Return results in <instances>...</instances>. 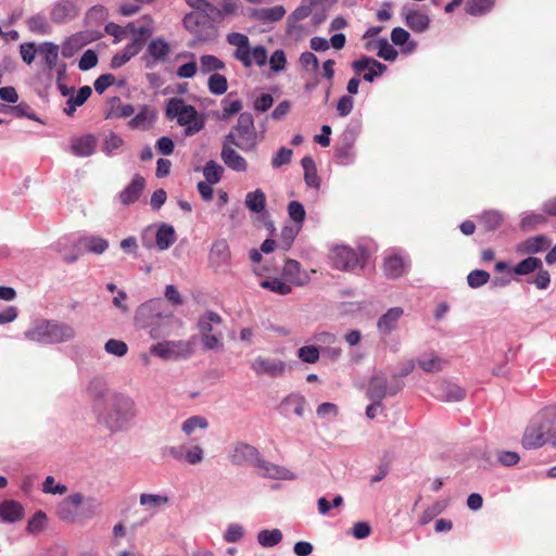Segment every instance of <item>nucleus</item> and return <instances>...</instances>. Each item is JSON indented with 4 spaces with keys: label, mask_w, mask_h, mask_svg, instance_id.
Here are the masks:
<instances>
[{
    "label": "nucleus",
    "mask_w": 556,
    "mask_h": 556,
    "mask_svg": "<svg viewBox=\"0 0 556 556\" xmlns=\"http://www.w3.org/2000/svg\"><path fill=\"white\" fill-rule=\"evenodd\" d=\"M331 264L340 270H354L361 266L358 253L350 247L341 245L332 249L330 254Z\"/></svg>",
    "instance_id": "2eb2a0df"
},
{
    "label": "nucleus",
    "mask_w": 556,
    "mask_h": 556,
    "mask_svg": "<svg viewBox=\"0 0 556 556\" xmlns=\"http://www.w3.org/2000/svg\"><path fill=\"white\" fill-rule=\"evenodd\" d=\"M39 52L43 58V61L49 71H52L59 60V47L52 42H43L39 47Z\"/></svg>",
    "instance_id": "37998d69"
},
{
    "label": "nucleus",
    "mask_w": 556,
    "mask_h": 556,
    "mask_svg": "<svg viewBox=\"0 0 556 556\" xmlns=\"http://www.w3.org/2000/svg\"><path fill=\"white\" fill-rule=\"evenodd\" d=\"M108 388L105 382L100 378L92 379L87 388V392L93 400H101L106 394Z\"/></svg>",
    "instance_id": "69168bd1"
},
{
    "label": "nucleus",
    "mask_w": 556,
    "mask_h": 556,
    "mask_svg": "<svg viewBox=\"0 0 556 556\" xmlns=\"http://www.w3.org/2000/svg\"><path fill=\"white\" fill-rule=\"evenodd\" d=\"M282 274L288 280L295 286H304L308 282L309 277L306 273L301 271V265L295 260H287L282 269Z\"/></svg>",
    "instance_id": "72a5a7b5"
},
{
    "label": "nucleus",
    "mask_w": 556,
    "mask_h": 556,
    "mask_svg": "<svg viewBox=\"0 0 556 556\" xmlns=\"http://www.w3.org/2000/svg\"><path fill=\"white\" fill-rule=\"evenodd\" d=\"M282 540V533L279 529L262 530L257 533V543L263 547H274Z\"/></svg>",
    "instance_id": "de8ad7c7"
},
{
    "label": "nucleus",
    "mask_w": 556,
    "mask_h": 556,
    "mask_svg": "<svg viewBox=\"0 0 556 556\" xmlns=\"http://www.w3.org/2000/svg\"><path fill=\"white\" fill-rule=\"evenodd\" d=\"M151 36V31L147 27H139L136 30L132 40L122 51L128 60L137 55L143 48L146 39Z\"/></svg>",
    "instance_id": "c9c22d12"
},
{
    "label": "nucleus",
    "mask_w": 556,
    "mask_h": 556,
    "mask_svg": "<svg viewBox=\"0 0 556 556\" xmlns=\"http://www.w3.org/2000/svg\"><path fill=\"white\" fill-rule=\"evenodd\" d=\"M551 245V240L544 236L539 235L528 238L518 244L517 251L522 254H536Z\"/></svg>",
    "instance_id": "473e14b6"
},
{
    "label": "nucleus",
    "mask_w": 556,
    "mask_h": 556,
    "mask_svg": "<svg viewBox=\"0 0 556 556\" xmlns=\"http://www.w3.org/2000/svg\"><path fill=\"white\" fill-rule=\"evenodd\" d=\"M97 139L93 135H85L72 139L71 151L74 155L85 157L94 153Z\"/></svg>",
    "instance_id": "c85d7f7f"
},
{
    "label": "nucleus",
    "mask_w": 556,
    "mask_h": 556,
    "mask_svg": "<svg viewBox=\"0 0 556 556\" xmlns=\"http://www.w3.org/2000/svg\"><path fill=\"white\" fill-rule=\"evenodd\" d=\"M104 350L106 353H109L111 355H114L117 357H123L127 354L128 346L122 340L110 339L105 342Z\"/></svg>",
    "instance_id": "0e129e2a"
},
{
    "label": "nucleus",
    "mask_w": 556,
    "mask_h": 556,
    "mask_svg": "<svg viewBox=\"0 0 556 556\" xmlns=\"http://www.w3.org/2000/svg\"><path fill=\"white\" fill-rule=\"evenodd\" d=\"M289 217L295 223L296 226L302 228L306 213L303 204L299 201H291L288 204Z\"/></svg>",
    "instance_id": "052dcab7"
},
{
    "label": "nucleus",
    "mask_w": 556,
    "mask_h": 556,
    "mask_svg": "<svg viewBox=\"0 0 556 556\" xmlns=\"http://www.w3.org/2000/svg\"><path fill=\"white\" fill-rule=\"evenodd\" d=\"M47 515L42 510H38L28 520L26 530L28 533H38L46 527Z\"/></svg>",
    "instance_id": "774afa93"
},
{
    "label": "nucleus",
    "mask_w": 556,
    "mask_h": 556,
    "mask_svg": "<svg viewBox=\"0 0 556 556\" xmlns=\"http://www.w3.org/2000/svg\"><path fill=\"white\" fill-rule=\"evenodd\" d=\"M156 119V112L149 105H142L140 111L128 122L131 129H149Z\"/></svg>",
    "instance_id": "7c9ffc66"
},
{
    "label": "nucleus",
    "mask_w": 556,
    "mask_h": 556,
    "mask_svg": "<svg viewBox=\"0 0 556 556\" xmlns=\"http://www.w3.org/2000/svg\"><path fill=\"white\" fill-rule=\"evenodd\" d=\"M224 141L233 144L243 152H252L256 149L260 138L251 113H240L237 124L224 137Z\"/></svg>",
    "instance_id": "39448f33"
},
{
    "label": "nucleus",
    "mask_w": 556,
    "mask_h": 556,
    "mask_svg": "<svg viewBox=\"0 0 556 556\" xmlns=\"http://www.w3.org/2000/svg\"><path fill=\"white\" fill-rule=\"evenodd\" d=\"M208 260L212 266L219 268L230 262V248L225 239L214 241L210 250Z\"/></svg>",
    "instance_id": "a878e982"
},
{
    "label": "nucleus",
    "mask_w": 556,
    "mask_h": 556,
    "mask_svg": "<svg viewBox=\"0 0 556 556\" xmlns=\"http://www.w3.org/2000/svg\"><path fill=\"white\" fill-rule=\"evenodd\" d=\"M182 22L186 29L194 36L190 47H194L198 42L214 41L218 37L215 21L207 13L190 12L185 15Z\"/></svg>",
    "instance_id": "423d86ee"
},
{
    "label": "nucleus",
    "mask_w": 556,
    "mask_h": 556,
    "mask_svg": "<svg viewBox=\"0 0 556 556\" xmlns=\"http://www.w3.org/2000/svg\"><path fill=\"white\" fill-rule=\"evenodd\" d=\"M403 314L402 307H391L378 319L377 328L383 338L391 334L397 328L399 320Z\"/></svg>",
    "instance_id": "393cba45"
},
{
    "label": "nucleus",
    "mask_w": 556,
    "mask_h": 556,
    "mask_svg": "<svg viewBox=\"0 0 556 556\" xmlns=\"http://www.w3.org/2000/svg\"><path fill=\"white\" fill-rule=\"evenodd\" d=\"M101 503L92 496L84 497L81 493H72L55 507L59 519L75 523L80 519H89L98 514Z\"/></svg>",
    "instance_id": "7ed1b4c3"
},
{
    "label": "nucleus",
    "mask_w": 556,
    "mask_h": 556,
    "mask_svg": "<svg viewBox=\"0 0 556 556\" xmlns=\"http://www.w3.org/2000/svg\"><path fill=\"white\" fill-rule=\"evenodd\" d=\"M253 467L256 468L258 470V475L264 478L275 480H293L295 478L294 473L289 469L273 464L264 459L261 455Z\"/></svg>",
    "instance_id": "f3484780"
},
{
    "label": "nucleus",
    "mask_w": 556,
    "mask_h": 556,
    "mask_svg": "<svg viewBox=\"0 0 556 556\" xmlns=\"http://www.w3.org/2000/svg\"><path fill=\"white\" fill-rule=\"evenodd\" d=\"M105 119L129 117L135 113V108L127 103L123 104L118 97H112L106 102Z\"/></svg>",
    "instance_id": "c756f323"
},
{
    "label": "nucleus",
    "mask_w": 556,
    "mask_h": 556,
    "mask_svg": "<svg viewBox=\"0 0 556 556\" xmlns=\"http://www.w3.org/2000/svg\"><path fill=\"white\" fill-rule=\"evenodd\" d=\"M155 237V245L160 251L167 250L177 239L175 229L172 225L162 223L154 230L152 226L147 227L141 233L143 247L150 249L153 247L151 237Z\"/></svg>",
    "instance_id": "1a4fd4ad"
},
{
    "label": "nucleus",
    "mask_w": 556,
    "mask_h": 556,
    "mask_svg": "<svg viewBox=\"0 0 556 556\" xmlns=\"http://www.w3.org/2000/svg\"><path fill=\"white\" fill-rule=\"evenodd\" d=\"M556 408L546 407L533 418L526 428L522 445L526 448H538L546 443L556 445Z\"/></svg>",
    "instance_id": "f03ea898"
},
{
    "label": "nucleus",
    "mask_w": 556,
    "mask_h": 556,
    "mask_svg": "<svg viewBox=\"0 0 556 556\" xmlns=\"http://www.w3.org/2000/svg\"><path fill=\"white\" fill-rule=\"evenodd\" d=\"M260 286L280 295L289 294L292 291L291 287L288 283L281 281L279 278H269L262 280L260 282Z\"/></svg>",
    "instance_id": "6e6d98bb"
},
{
    "label": "nucleus",
    "mask_w": 556,
    "mask_h": 556,
    "mask_svg": "<svg viewBox=\"0 0 556 556\" xmlns=\"http://www.w3.org/2000/svg\"><path fill=\"white\" fill-rule=\"evenodd\" d=\"M49 321L51 344L70 342L76 338V329L72 325L58 320Z\"/></svg>",
    "instance_id": "4be33fe9"
},
{
    "label": "nucleus",
    "mask_w": 556,
    "mask_h": 556,
    "mask_svg": "<svg viewBox=\"0 0 556 556\" xmlns=\"http://www.w3.org/2000/svg\"><path fill=\"white\" fill-rule=\"evenodd\" d=\"M406 25L414 31L422 33L429 28L430 20L419 11H409L405 15Z\"/></svg>",
    "instance_id": "4c0bfd02"
},
{
    "label": "nucleus",
    "mask_w": 556,
    "mask_h": 556,
    "mask_svg": "<svg viewBox=\"0 0 556 556\" xmlns=\"http://www.w3.org/2000/svg\"><path fill=\"white\" fill-rule=\"evenodd\" d=\"M175 323H179L173 314V312L167 311L165 307L161 313V318L157 319L155 324H153L147 331L152 339H160L163 337H167L172 333L173 325Z\"/></svg>",
    "instance_id": "aec40b11"
},
{
    "label": "nucleus",
    "mask_w": 556,
    "mask_h": 556,
    "mask_svg": "<svg viewBox=\"0 0 556 556\" xmlns=\"http://www.w3.org/2000/svg\"><path fill=\"white\" fill-rule=\"evenodd\" d=\"M98 421L105 426L111 432L124 431L130 421L137 416L135 401L125 394H114L105 407L99 404L93 405Z\"/></svg>",
    "instance_id": "f257e3e1"
},
{
    "label": "nucleus",
    "mask_w": 556,
    "mask_h": 556,
    "mask_svg": "<svg viewBox=\"0 0 556 556\" xmlns=\"http://www.w3.org/2000/svg\"><path fill=\"white\" fill-rule=\"evenodd\" d=\"M250 368L257 377L267 376L270 378L282 377L290 369L285 361L262 355L256 356L251 362Z\"/></svg>",
    "instance_id": "f8f14e48"
},
{
    "label": "nucleus",
    "mask_w": 556,
    "mask_h": 556,
    "mask_svg": "<svg viewBox=\"0 0 556 556\" xmlns=\"http://www.w3.org/2000/svg\"><path fill=\"white\" fill-rule=\"evenodd\" d=\"M494 0H468L466 4V12L473 16L485 14L493 7Z\"/></svg>",
    "instance_id": "5fc2aeb1"
},
{
    "label": "nucleus",
    "mask_w": 556,
    "mask_h": 556,
    "mask_svg": "<svg viewBox=\"0 0 556 556\" xmlns=\"http://www.w3.org/2000/svg\"><path fill=\"white\" fill-rule=\"evenodd\" d=\"M168 119H176L178 125L185 127L186 136H192L204 127V119L193 105L187 104L182 98H170L165 108Z\"/></svg>",
    "instance_id": "20e7f679"
},
{
    "label": "nucleus",
    "mask_w": 556,
    "mask_h": 556,
    "mask_svg": "<svg viewBox=\"0 0 556 556\" xmlns=\"http://www.w3.org/2000/svg\"><path fill=\"white\" fill-rule=\"evenodd\" d=\"M233 147V144L223 140L220 159L228 168L235 172H245L248 169V162Z\"/></svg>",
    "instance_id": "6ab92c4d"
},
{
    "label": "nucleus",
    "mask_w": 556,
    "mask_h": 556,
    "mask_svg": "<svg viewBox=\"0 0 556 556\" xmlns=\"http://www.w3.org/2000/svg\"><path fill=\"white\" fill-rule=\"evenodd\" d=\"M225 68L226 64L213 54H203L200 56V71L202 74L223 71Z\"/></svg>",
    "instance_id": "a18cd8bd"
},
{
    "label": "nucleus",
    "mask_w": 556,
    "mask_h": 556,
    "mask_svg": "<svg viewBox=\"0 0 556 556\" xmlns=\"http://www.w3.org/2000/svg\"><path fill=\"white\" fill-rule=\"evenodd\" d=\"M78 13L76 0H60L51 8V20L54 23H64L76 17Z\"/></svg>",
    "instance_id": "5701e85b"
},
{
    "label": "nucleus",
    "mask_w": 556,
    "mask_h": 556,
    "mask_svg": "<svg viewBox=\"0 0 556 556\" xmlns=\"http://www.w3.org/2000/svg\"><path fill=\"white\" fill-rule=\"evenodd\" d=\"M222 324V317L215 312H206L200 316L198 320V328L201 336L206 333H216L215 327Z\"/></svg>",
    "instance_id": "ea45409f"
},
{
    "label": "nucleus",
    "mask_w": 556,
    "mask_h": 556,
    "mask_svg": "<svg viewBox=\"0 0 556 556\" xmlns=\"http://www.w3.org/2000/svg\"><path fill=\"white\" fill-rule=\"evenodd\" d=\"M351 66L356 75H359L365 70H375L377 76L379 77L387 71V65L366 55L353 61Z\"/></svg>",
    "instance_id": "e433bc0d"
},
{
    "label": "nucleus",
    "mask_w": 556,
    "mask_h": 556,
    "mask_svg": "<svg viewBox=\"0 0 556 556\" xmlns=\"http://www.w3.org/2000/svg\"><path fill=\"white\" fill-rule=\"evenodd\" d=\"M73 253H63L62 257L66 263H74L83 252L103 254L109 249V241L98 236L81 237L74 244Z\"/></svg>",
    "instance_id": "9b49d317"
},
{
    "label": "nucleus",
    "mask_w": 556,
    "mask_h": 556,
    "mask_svg": "<svg viewBox=\"0 0 556 556\" xmlns=\"http://www.w3.org/2000/svg\"><path fill=\"white\" fill-rule=\"evenodd\" d=\"M150 353L163 361L188 359L194 353V340H165L152 344Z\"/></svg>",
    "instance_id": "0eeeda50"
},
{
    "label": "nucleus",
    "mask_w": 556,
    "mask_h": 556,
    "mask_svg": "<svg viewBox=\"0 0 556 556\" xmlns=\"http://www.w3.org/2000/svg\"><path fill=\"white\" fill-rule=\"evenodd\" d=\"M293 151L289 148L281 147L271 157L270 164L274 168L288 165L291 162Z\"/></svg>",
    "instance_id": "338daca9"
},
{
    "label": "nucleus",
    "mask_w": 556,
    "mask_h": 556,
    "mask_svg": "<svg viewBox=\"0 0 556 556\" xmlns=\"http://www.w3.org/2000/svg\"><path fill=\"white\" fill-rule=\"evenodd\" d=\"M243 103L240 99L230 100V94L222 100V113L218 116L220 121H228L231 116L241 112Z\"/></svg>",
    "instance_id": "c03bdc74"
},
{
    "label": "nucleus",
    "mask_w": 556,
    "mask_h": 556,
    "mask_svg": "<svg viewBox=\"0 0 556 556\" xmlns=\"http://www.w3.org/2000/svg\"><path fill=\"white\" fill-rule=\"evenodd\" d=\"M144 178L136 174L132 177L130 184L127 185L125 189L118 194L121 203L124 205H129L136 202L144 188Z\"/></svg>",
    "instance_id": "bb28decb"
},
{
    "label": "nucleus",
    "mask_w": 556,
    "mask_h": 556,
    "mask_svg": "<svg viewBox=\"0 0 556 556\" xmlns=\"http://www.w3.org/2000/svg\"><path fill=\"white\" fill-rule=\"evenodd\" d=\"M24 336L29 341L41 344H51L50 321L48 319L35 321L33 326L24 332Z\"/></svg>",
    "instance_id": "cd10ccee"
},
{
    "label": "nucleus",
    "mask_w": 556,
    "mask_h": 556,
    "mask_svg": "<svg viewBox=\"0 0 556 556\" xmlns=\"http://www.w3.org/2000/svg\"><path fill=\"white\" fill-rule=\"evenodd\" d=\"M23 506L13 500H7L0 503V517L5 522H16L23 518Z\"/></svg>",
    "instance_id": "f704fd0d"
},
{
    "label": "nucleus",
    "mask_w": 556,
    "mask_h": 556,
    "mask_svg": "<svg viewBox=\"0 0 556 556\" xmlns=\"http://www.w3.org/2000/svg\"><path fill=\"white\" fill-rule=\"evenodd\" d=\"M504 218L503 215L498 211H485L483 212L479 217V224L486 230V231H493L497 229Z\"/></svg>",
    "instance_id": "79ce46f5"
},
{
    "label": "nucleus",
    "mask_w": 556,
    "mask_h": 556,
    "mask_svg": "<svg viewBox=\"0 0 556 556\" xmlns=\"http://www.w3.org/2000/svg\"><path fill=\"white\" fill-rule=\"evenodd\" d=\"M165 304L162 299L156 298L140 304L135 313V325L140 329L148 330L161 318Z\"/></svg>",
    "instance_id": "9d476101"
},
{
    "label": "nucleus",
    "mask_w": 556,
    "mask_h": 556,
    "mask_svg": "<svg viewBox=\"0 0 556 556\" xmlns=\"http://www.w3.org/2000/svg\"><path fill=\"white\" fill-rule=\"evenodd\" d=\"M161 456L184 465L195 466L204 460L205 452L200 444L190 441L177 445L163 446L161 448Z\"/></svg>",
    "instance_id": "6e6552de"
},
{
    "label": "nucleus",
    "mask_w": 556,
    "mask_h": 556,
    "mask_svg": "<svg viewBox=\"0 0 556 556\" xmlns=\"http://www.w3.org/2000/svg\"><path fill=\"white\" fill-rule=\"evenodd\" d=\"M286 14L282 5H275L271 8H260L252 11V18L263 24L276 23L280 21Z\"/></svg>",
    "instance_id": "2f4dec72"
},
{
    "label": "nucleus",
    "mask_w": 556,
    "mask_h": 556,
    "mask_svg": "<svg viewBox=\"0 0 556 556\" xmlns=\"http://www.w3.org/2000/svg\"><path fill=\"white\" fill-rule=\"evenodd\" d=\"M306 399L300 393H291L287 395L280 403L279 409L285 416L294 414L296 417L304 416Z\"/></svg>",
    "instance_id": "b1692460"
},
{
    "label": "nucleus",
    "mask_w": 556,
    "mask_h": 556,
    "mask_svg": "<svg viewBox=\"0 0 556 556\" xmlns=\"http://www.w3.org/2000/svg\"><path fill=\"white\" fill-rule=\"evenodd\" d=\"M542 267V261L534 256H529L521 262H519L514 267V273L519 276L529 275Z\"/></svg>",
    "instance_id": "3c124183"
},
{
    "label": "nucleus",
    "mask_w": 556,
    "mask_h": 556,
    "mask_svg": "<svg viewBox=\"0 0 556 556\" xmlns=\"http://www.w3.org/2000/svg\"><path fill=\"white\" fill-rule=\"evenodd\" d=\"M169 45L162 38L153 39L148 46V53L155 60H164L168 55Z\"/></svg>",
    "instance_id": "8fccbe9b"
},
{
    "label": "nucleus",
    "mask_w": 556,
    "mask_h": 556,
    "mask_svg": "<svg viewBox=\"0 0 556 556\" xmlns=\"http://www.w3.org/2000/svg\"><path fill=\"white\" fill-rule=\"evenodd\" d=\"M85 43L81 34H76L70 37L62 46V55L64 58H71L74 53L79 50Z\"/></svg>",
    "instance_id": "bf43d9fd"
},
{
    "label": "nucleus",
    "mask_w": 556,
    "mask_h": 556,
    "mask_svg": "<svg viewBox=\"0 0 556 556\" xmlns=\"http://www.w3.org/2000/svg\"><path fill=\"white\" fill-rule=\"evenodd\" d=\"M404 388V382L395 381L394 384L388 387L387 379L383 374L375 375L370 378L367 389V396L371 401L382 402L387 395H394Z\"/></svg>",
    "instance_id": "4468645a"
},
{
    "label": "nucleus",
    "mask_w": 556,
    "mask_h": 556,
    "mask_svg": "<svg viewBox=\"0 0 556 556\" xmlns=\"http://www.w3.org/2000/svg\"><path fill=\"white\" fill-rule=\"evenodd\" d=\"M224 174V167L217 162L211 160L203 167V176L206 182L216 185L220 181Z\"/></svg>",
    "instance_id": "09e8293b"
},
{
    "label": "nucleus",
    "mask_w": 556,
    "mask_h": 556,
    "mask_svg": "<svg viewBox=\"0 0 556 556\" xmlns=\"http://www.w3.org/2000/svg\"><path fill=\"white\" fill-rule=\"evenodd\" d=\"M296 355L300 361L306 364H315L319 361L320 350L314 344L301 346Z\"/></svg>",
    "instance_id": "4d7b16f0"
},
{
    "label": "nucleus",
    "mask_w": 556,
    "mask_h": 556,
    "mask_svg": "<svg viewBox=\"0 0 556 556\" xmlns=\"http://www.w3.org/2000/svg\"><path fill=\"white\" fill-rule=\"evenodd\" d=\"M260 455V451L254 445L237 441L230 446L228 459L233 466H254Z\"/></svg>",
    "instance_id": "ddd939ff"
},
{
    "label": "nucleus",
    "mask_w": 556,
    "mask_h": 556,
    "mask_svg": "<svg viewBox=\"0 0 556 556\" xmlns=\"http://www.w3.org/2000/svg\"><path fill=\"white\" fill-rule=\"evenodd\" d=\"M378 47V56L386 60V61H394L399 53L397 51L391 46L386 38H380L377 41Z\"/></svg>",
    "instance_id": "e2e57ef3"
},
{
    "label": "nucleus",
    "mask_w": 556,
    "mask_h": 556,
    "mask_svg": "<svg viewBox=\"0 0 556 556\" xmlns=\"http://www.w3.org/2000/svg\"><path fill=\"white\" fill-rule=\"evenodd\" d=\"M27 26L30 31L47 35L50 30V26L45 15L36 14L27 20Z\"/></svg>",
    "instance_id": "13d9d810"
},
{
    "label": "nucleus",
    "mask_w": 556,
    "mask_h": 556,
    "mask_svg": "<svg viewBox=\"0 0 556 556\" xmlns=\"http://www.w3.org/2000/svg\"><path fill=\"white\" fill-rule=\"evenodd\" d=\"M490 280V274L482 269H475L467 276L468 286L472 289L484 286Z\"/></svg>",
    "instance_id": "680f3d73"
},
{
    "label": "nucleus",
    "mask_w": 556,
    "mask_h": 556,
    "mask_svg": "<svg viewBox=\"0 0 556 556\" xmlns=\"http://www.w3.org/2000/svg\"><path fill=\"white\" fill-rule=\"evenodd\" d=\"M244 203L251 212L263 213L266 207V195L262 189H256L247 193Z\"/></svg>",
    "instance_id": "58836bf2"
},
{
    "label": "nucleus",
    "mask_w": 556,
    "mask_h": 556,
    "mask_svg": "<svg viewBox=\"0 0 556 556\" xmlns=\"http://www.w3.org/2000/svg\"><path fill=\"white\" fill-rule=\"evenodd\" d=\"M207 88L212 94L222 96L228 89L227 78L218 73H213L208 77Z\"/></svg>",
    "instance_id": "603ef678"
},
{
    "label": "nucleus",
    "mask_w": 556,
    "mask_h": 556,
    "mask_svg": "<svg viewBox=\"0 0 556 556\" xmlns=\"http://www.w3.org/2000/svg\"><path fill=\"white\" fill-rule=\"evenodd\" d=\"M207 428L208 420L201 415L191 416L181 424V431L186 435H191L197 429L206 430Z\"/></svg>",
    "instance_id": "49530a36"
},
{
    "label": "nucleus",
    "mask_w": 556,
    "mask_h": 556,
    "mask_svg": "<svg viewBox=\"0 0 556 556\" xmlns=\"http://www.w3.org/2000/svg\"><path fill=\"white\" fill-rule=\"evenodd\" d=\"M169 502L168 496L160 494L142 493L139 497L141 506L147 507L148 510H153V514L162 506L167 505Z\"/></svg>",
    "instance_id": "a19ab883"
},
{
    "label": "nucleus",
    "mask_w": 556,
    "mask_h": 556,
    "mask_svg": "<svg viewBox=\"0 0 556 556\" xmlns=\"http://www.w3.org/2000/svg\"><path fill=\"white\" fill-rule=\"evenodd\" d=\"M444 361L433 354L422 355L418 359V365L426 372H438L443 368Z\"/></svg>",
    "instance_id": "864d4df0"
},
{
    "label": "nucleus",
    "mask_w": 556,
    "mask_h": 556,
    "mask_svg": "<svg viewBox=\"0 0 556 556\" xmlns=\"http://www.w3.org/2000/svg\"><path fill=\"white\" fill-rule=\"evenodd\" d=\"M242 10L240 0H211L208 16L216 22L238 16Z\"/></svg>",
    "instance_id": "dca6fc26"
},
{
    "label": "nucleus",
    "mask_w": 556,
    "mask_h": 556,
    "mask_svg": "<svg viewBox=\"0 0 556 556\" xmlns=\"http://www.w3.org/2000/svg\"><path fill=\"white\" fill-rule=\"evenodd\" d=\"M433 395L444 402H458L465 399L466 391L452 381H440L434 386Z\"/></svg>",
    "instance_id": "a211bd4d"
},
{
    "label": "nucleus",
    "mask_w": 556,
    "mask_h": 556,
    "mask_svg": "<svg viewBox=\"0 0 556 556\" xmlns=\"http://www.w3.org/2000/svg\"><path fill=\"white\" fill-rule=\"evenodd\" d=\"M409 267V260L399 254H390L386 256L383 262V273L386 277L395 279L403 276Z\"/></svg>",
    "instance_id": "412c9836"
}]
</instances>
